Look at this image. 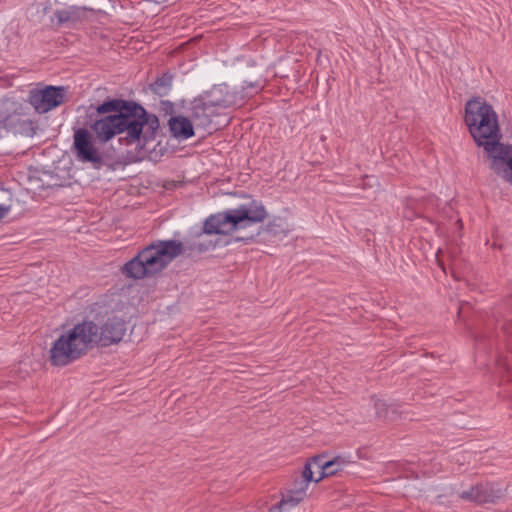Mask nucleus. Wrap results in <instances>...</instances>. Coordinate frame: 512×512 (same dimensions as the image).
Here are the masks:
<instances>
[{
	"label": "nucleus",
	"mask_w": 512,
	"mask_h": 512,
	"mask_svg": "<svg viewBox=\"0 0 512 512\" xmlns=\"http://www.w3.org/2000/svg\"><path fill=\"white\" fill-rule=\"evenodd\" d=\"M126 331V321L116 315L108 316L101 325L85 319L63 332L53 343L49 351L50 364L64 367L86 355L95 346L118 344Z\"/></svg>",
	"instance_id": "nucleus-1"
},
{
	"label": "nucleus",
	"mask_w": 512,
	"mask_h": 512,
	"mask_svg": "<svg viewBox=\"0 0 512 512\" xmlns=\"http://www.w3.org/2000/svg\"><path fill=\"white\" fill-rule=\"evenodd\" d=\"M95 111L97 116L90 128L101 144L122 133H126L127 143L132 144L140 140L144 126L152 133L159 127L158 118L134 101L108 98Z\"/></svg>",
	"instance_id": "nucleus-2"
},
{
	"label": "nucleus",
	"mask_w": 512,
	"mask_h": 512,
	"mask_svg": "<svg viewBox=\"0 0 512 512\" xmlns=\"http://www.w3.org/2000/svg\"><path fill=\"white\" fill-rule=\"evenodd\" d=\"M464 122L476 145L483 147L488 157L504 145L500 141L498 115L484 98L476 96L466 102Z\"/></svg>",
	"instance_id": "nucleus-3"
},
{
	"label": "nucleus",
	"mask_w": 512,
	"mask_h": 512,
	"mask_svg": "<svg viewBox=\"0 0 512 512\" xmlns=\"http://www.w3.org/2000/svg\"><path fill=\"white\" fill-rule=\"evenodd\" d=\"M184 253V243L176 240H157L143 248L121 269L131 279L152 277L164 270L176 257Z\"/></svg>",
	"instance_id": "nucleus-4"
},
{
	"label": "nucleus",
	"mask_w": 512,
	"mask_h": 512,
	"mask_svg": "<svg viewBox=\"0 0 512 512\" xmlns=\"http://www.w3.org/2000/svg\"><path fill=\"white\" fill-rule=\"evenodd\" d=\"M266 217L267 212L263 204L253 200L249 204L241 205L236 209L210 215L204 221V231L208 235H226L250 224L262 222Z\"/></svg>",
	"instance_id": "nucleus-5"
},
{
	"label": "nucleus",
	"mask_w": 512,
	"mask_h": 512,
	"mask_svg": "<svg viewBox=\"0 0 512 512\" xmlns=\"http://www.w3.org/2000/svg\"><path fill=\"white\" fill-rule=\"evenodd\" d=\"M217 93L222 94V89L214 87L211 91L192 100L189 115L197 128H210L214 118L219 115V109L228 108L234 104L232 96L218 97Z\"/></svg>",
	"instance_id": "nucleus-6"
},
{
	"label": "nucleus",
	"mask_w": 512,
	"mask_h": 512,
	"mask_svg": "<svg viewBox=\"0 0 512 512\" xmlns=\"http://www.w3.org/2000/svg\"><path fill=\"white\" fill-rule=\"evenodd\" d=\"M67 89L64 86L48 85L42 89H31L28 93V103L39 114L47 113L66 102Z\"/></svg>",
	"instance_id": "nucleus-7"
},
{
	"label": "nucleus",
	"mask_w": 512,
	"mask_h": 512,
	"mask_svg": "<svg viewBox=\"0 0 512 512\" xmlns=\"http://www.w3.org/2000/svg\"><path fill=\"white\" fill-rule=\"evenodd\" d=\"M95 137L86 128H77L73 134V151L77 159L84 163L99 165L103 156L95 145Z\"/></svg>",
	"instance_id": "nucleus-8"
},
{
	"label": "nucleus",
	"mask_w": 512,
	"mask_h": 512,
	"mask_svg": "<svg viewBox=\"0 0 512 512\" xmlns=\"http://www.w3.org/2000/svg\"><path fill=\"white\" fill-rule=\"evenodd\" d=\"M506 494V489L498 487L493 482H480L472 486L469 490L458 494L459 499L475 503L477 505L494 504L502 499Z\"/></svg>",
	"instance_id": "nucleus-9"
},
{
	"label": "nucleus",
	"mask_w": 512,
	"mask_h": 512,
	"mask_svg": "<svg viewBox=\"0 0 512 512\" xmlns=\"http://www.w3.org/2000/svg\"><path fill=\"white\" fill-rule=\"evenodd\" d=\"M488 158L491 160L490 168L512 184V145L504 144Z\"/></svg>",
	"instance_id": "nucleus-10"
},
{
	"label": "nucleus",
	"mask_w": 512,
	"mask_h": 512,
	"mask_svg": "<svg viewBox=\"0 0 512 512\" xmlns=\"http://www.w3.org/2000/svg\"><path fill=\"white\" fill-rule=\"evenodd\" d=\"M314 461L316 462V467L320 470L319 477L315 479L316 483L324 478L336 475L338 472L342 471L344 465L347 463L341 456H336L332 460H325L324 455H316L314 456Z\"/></svg>",
	"instance_id": "nucleus-11"
},
{
	"label": "nucleus",
	"mask_w": 512,
	"mask_h": 512,
	"mask_svg": "<svg viewBox=\"0 0 512 512\" xmlns=\"http://www.w3.org/2000/svg\"><path fill=\"white\" fill-rule=\"evenodd\" d=\"M169 126L172 134L175 137L188 139L194 135V123L190 118L184 116L171 117L169 120Z\"/></svg>",
	"instance_id": "nucleus-12"
},
{
	"label": "nucleus",
	"mask_w": 512,
	"mask_h": 512,
	"mask_svg": "<svg viewBox=\"0 0 512 512\" xmlns=\"http://www.w3.org/2000/svg\"><path fill=\"white\" fill-rule=\"evenodd\" d=\"M204 234L208 233L204 231L203 227L201 231L190 236L185 242L184 252L188 250L190 252L204 253L213 249L215 247V243L211 240H205Z\"/></svg>",
	"instance_id": "nucleus-13"
},
{
	"label": "nucleus",
	"mask_w": 512,
	"mask_h": 512,
	"mask_svg": "<svg viewBox=\"0 0 512 512\" xmlns=\"http://www.w3.org/2000/svg\"><path fill=\"white\" fill-rule=\"evenodd\" d=\"M58 25L66 23L75 24L85 17V10L80 7L71 6L67 9L56 10L54 13Z\"/></svg>",
	"instance_id": "nucleus-14"
},
{
	"label": "nucleus",
	"mask_w": 512,
	"mask_h": 512,
	"mask_svg": "<svg viewBox=\"0 0 512 512\" xmlns=\"http://www.w3.org/2000/svg\"><path fill=\"white\" fill-rule=\"evenodd\" d=\"M172 79L173 77L171 74L163 73L150 84L151 91L160 97L167 95L172 86Z\"/></svg>",
	"instance_id": "nucleus-15"
},
{
	"label": "nucleus",
	"mask_w": 512,
	"mask_h": 512,
	"mask_svg": "<svg viewBox=\"0 0 512 512\" xmlns=\"http://www.w3.org/2000/svg\"><path fill=\"white\" fill-rule=\"evenodd\" d=\"M299 504L293 496L287 492L281 493V500L269 508V512H287Z\"/></svg>",
	"instance_id": "nucleus-16"
},
{
	"label": "nucleus",
	"mask_w": 512,
	"mask_h": 512,
	"mask_svg": "<svg viewBox=\"0 0 512 512\" xmlns=\"http://www.w3.org/2000/svg\"><path fill=\"white\" fill-rule=\"evenodd\" d=\"M313 466H316V462L314 461V457H311L306 461L304 468L301 472V476L298 478L301 480H306L307 484H309L311 481L315 482L312 471Z\"/></svg>",
	"instance_id": "nucleus-17"
},
{
	"label": "nucleus",
	"mask_w": 512,
	"mask_h": 512,
	"mask_svg": "<svg viewBox=\"0 0 512 512\" xmlns=\"http://www.w3.org/2000/svg\"><path fill=\"white\" fill-rule=\"evenodd\" d=\"M501 329L505 336L506 347L512 354V319L505 320Z\"/></svg>",
	"instance_id": "nucleus-18"
},
{
	"label": "nucleus",
	"mask_w": 512,
	"mask_h": 512,
	"mask_svg": "<svg viewBox=\"0 0 512 512\" xmlns=\"http://www.w3.org/2000/svg\"><path fill=\"white\" fill-rule=\"evenodd\" d=\"M374 407L378 418L388 419L390 406L381 399L374 401Z\"/></svg>",
	"instance_id": "nucleus-19"
},
{
	"label": "nucleus",
	"mask_w": 512,
	"mask_h": 512,
	"mask_svg": "<svg viewBox=\"0 0 512 512\" xmlns=\"http://www.w3.org/2000/svg\"><path fill=\"white\" fill-rule=\"evenodd\" d=\"M308 486L309 484L306 483V480H301L298 477H295L290 489H294L296 491L301 489L303 493L307 494Z\"/></svg>",
	"instance_id": "nucleus-20"
},
{
	"label": "nucleus",
	"mask_w": 512,
	"mask_h": 512,
	"mask_svg": "<svg viewBox=\"0 0 512 512\" xmlns=\"http://www.w3.org/2000/svg\"><path fill=\"white\" fill-rule=\"evenodd\" d=\"M286 492L293 496L294 500L298 501L299 503H301L307 496V494L303 493L301 489L298 491L294 489H288Z\"/></svg>",
	"instance_id": "nucleus-21"
},
{
	"label": "nucleus",
	"mask_w": 512,
	"mask_h": 512,
	"mask_svg": "<svg viewBox=\"0 0 512 512\" xmlns=\"http://www.w3.org/2000/svg\"><path fill=\"white\" fill-rule=\"evenodd\" d=\"M243 88L244 89H248V88H257V89H259V88H261V85H260V83L258 81H256V82L244 81Z\"/></svg>",
	"instance_id": "nucleus-22"
},
{
	"label": "nucleus",
	"mask_w": 512,
	"mask_h": 512,
	"mask_svg": "<svg viewBox=\"0 0 512 512\" xmlns=\"http://www.w3.org/2000/svg\"><path fill=\"white\" fill-rule=\"evenodd\" d=\"M9 210V206L0 205V221L7 215Z\"/></svg>",
	"instance_id": "nucleus-23"
},
{
	"label": "nucleus",
	"mask_w": 512,
	"mask_h": 512,
	"mask_svg": "<svg viewBox=\"0 0 512 512\" xmlns=\"http://www.w3.org/2000/svg\"><path fill=\"white\" fill-rule=\"evenodd\" d=\"M439 266H441V267H442V269L445 271V269H444V267H443V265H442V263H441V262H439Z\"/></svg>",
	"instance_id": "nucleus-24"
}]
</instances>
